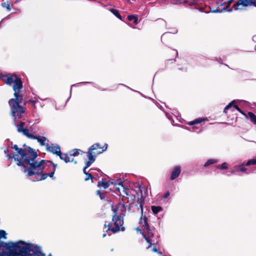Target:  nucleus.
Masks as SVG:
<instances>
[{
    "label": "nucleus",
    "instance_id": "31",
    "mask_svg": "<svg viewBox=\"0 0 256 256\" xmlns=\"http://www.w3.org/2000/svg\"><path fill=\"white\" fill-rule=\"evenodd\" d=\"M234 108L235 110H237L238 112H239L240 113H241L243 116H244V117L248 119V114H246L244 113L242 110L238 106H234Z\"/></svg>",
    "mask_w": 256,
    "mask_h": 256
},
{
    "label": "nucleus",
    "instance_id": "50",
    "mask_svg": "<svg viewBox=\"0 0 256 256\" xmlns=\"http://www.w3.org/2000/svg\"><path fill=\"white\" fill-rule=\"evenodd\" d=\"M106 236V234H105V233H104V234H102V237H103V238H104Z\"/></svg>",
    "mask_w": 256,
    "mask_h": 256
},
{
    "label": "nucleus",
    "instance_id": "25",
    "mask_svg": "<svg viewBox=\"0 0 256 256\" xmlns=\"http://www.w3.org/2000/svg\"><path fill=\"white\" fill-rule=\"evenodd\" d=\"M206 120V119L204 118H196V119L194 120L193 121H192V122H190L188 124L190 125V126H192V125H194L195 124H200L202 122L205 121Z\"/></svg>",
    "mask_w": 256,
    "mask_h": 256
},
{
    "label": "nucleus",
    "instance_id": "16",
    "mask_svg": "<svg viewBox=\"0 0 256 256\" xmlns=\"http://www.w3.org/2000/svg\"><path fill=\"white\" fill-rule=\"evenodd\" d=\"M20 90L21 89H16L15 90H14V98L10 99L16 102L18 104V105H20V104L22 102L23 100V96L19 94Z\"/></svg>",
    "mask_w": 256,
    "mask_h": 256
},
{
    "label": "nucleus",
    "instance_id": "40",
    "mask_svg": "<svg viewBox=\"0 0 256 256\" xmlns=\"http://www.w3.org/2000/svg\"><path fill=\"white\" fill-rule=\"evenodd\" d=\"M97 194L100 196L101 200H102L104 198L102 196V194L101 193V192L100 190H98L97 192Z\"/></svg>",
    "mask_w": 256,
    "mask_h": 256
},
{
    "label": "nucleus",
    "instance_id": "15",
    "mask_svg": "<svg viewBox=\"0 0 256 256\" xmlns=\"http://www.w3.org/2000/svg\"><path fill=\"white\" fill-rule=\"evenodd\" d=\"M181 172V168L179 166H175L171 173L170 179V180H174L180 174Z\"/></svg>",
    "mask_w": 256,
    "mask_h": 256
},
{
    "label": "nucleus",
    "instance_id": "12",
    "mask_svg": "<svg viewBox=\"0 0 256 256\" xmlns=\"http://www.w3.org/2000/svg\"><path fill=\"white\" fill-rule=\"evenodd\" d=\"M52 146H50L48 143L46 144V148L47 151L52 153L53 154H55L56 156H58V154H61L60 151V147L58 144H52Z\"/></svg>",
    "mask_w": 256,
    "mask_h": 256
},
{
    "label": "nucleus",
    "instance_id": "22",
    "mask_svg": "<svg viewBox=\"0 0 256 256\" xmlns=\"http://www.w3.org/2000/svg\"><path fill=\"white\" fill-rule=\"evenodd\" d=\"M128 20L129 21H133L135 24H136L138 22V17L135 15H129L128 16Z\"/></svg>",
    "mask_w": 256,
    "mask_h": 256
},
{
    "label": "nucleus",
    "instance_id": "8",
    "mask_svg": "<svg viewBox=\"0 0 256 256\" xmlns=\"http://www.w3.org/2000/svg\"><path fill=\"white\" fill-rule=\"evenodd\" d=\"M100 148H102L101 146L98 143H96L90 147L86 152L87 157L88 159V160L86 162L87 166H90L96 160V156L95 155L94 150Z\"/></svg>",
    "mask_w": 256,
    "mask_h": 256
},
{
    "label": "nucleus",
    "instance_id": "52",
    "mask_svg": "<svg viewBox=\"0 0 256 256\" xmlns=\"http://www.w3.org/2000/svg\"><path fill=\"white\" fill-rule=\"evenodd\" d=\"M83 83L84 84H86V83L92 84V82H84Z\"/></svg>",
    "mask_w": 256,
    "mask_h": 256
},
{
    "label": "nucleus",
    "instance_id": "48",
    "mask_svg": "<svg viewBox=\"0 0 256 256\" xmlns=\"http://www.w3.org/2000/svg\"><path fill=\"white\" fill-rule=\"evenodd\" d=\"M175 54H176V57L178 56V52L177 50H176L175 52Z\"/></svg>",
    "mask_w": 256,
    "mask_h": 256
},
{
    "label": "nucleus",
    "instance_id": "19",
    "mask_svg": "<svg viewBox=\"0 0 256 256\" xmlns=\"http://www.w3.org/2000/svg\"><path fill=\"white\" fill-rule=\"evenodd\" d=\"M111 184H114V185L118 184L120 186H122L123 187V190H122V192H123L124 194H126L127 196H129L128 192L126 190L125 188L123 186L122 182V180L120 179L117 180L116 181L114 182H111Z\"/></svg>",
    "mask_w": 256,
    "mask_h": 256
},
{
    "label": "nucleus",
    "instance_id": "27",
    "mask_svg": "<svg viewBox=\"0 0 256 256\" xmlns=\"http://www.w3.org/2000/svg\"><path fill=\"white\" fill-rule=\"evenodd\" d=\"M2 7L6 8L8 12L10 11L12 9L11 6L12 5H10V4L8 2L2 3Z\"/></svg>",
    "mask_w": 256,
    "mask_h": 256
},
{
    "label": "nucleus",
    "instance_id": "21",
    "mask_svg": "<svg viewBox=\"0 0 256 256\" xmlns=\"http://www.w3.org/2000/svg\"><path fill=\"white\" fill-rule=\"evenodd\" d=\"M248 118H250L251 122L256 124V116L252 112H248Z\"/></svg>",
    "mask_w": 256,
    "mask_h": 256
},
{
    "label": "nucleus",
    "instance_id": "28",
    "mask_svg": "<svg viewBox=\"0 0 256 256\" xmlns=\"http://www.w3.org/2000/svg\"><path fill=\"white\" fill-rule=\"evenodd\" d=\"M216 168L220 170H226L228 168V164L226 162H224L220 165L217 166Z\"/></svg>",
    "mask_w": 256,
    "mask_h": 256
},
{
    "label": "nucleus",
    "instance_id": "26",
    "mask_svg": "<svg viewBox=\"0 0 256 256\" xmlns=\"http://www.w3.org/2000/svg\"><path fill=\"white\" fill-rule=\"evenodd\" d=\"M217 162V160L214 159H210L204 164V167H207L208 166L215 164Z\"/></svg>",
    "mask_w": 256,
    "mask_h": 256
},
{
    "label": "nucleus",
    "instance_id": "53",
    "mask_svg": "<svg viewBox=\"0 0 256 256\" xmlns=\"http://www.w3.org/2000/svg\"><path fill=\"white\" fill-rule=\"evenodd\" d=\"M96 170L94 169V168H90V170L92 171V170Z\"/></svg>",
    "mask_w": 256,
    "mask_h": 256
},
{
    "label": "nucleus",
    "instance_id": "20",
    "mask_svg": "<svg viewBox=\"0 0 256 256\" xmlns=\"http://www.w3.org/2000/svg\"><path fill=\"white\" fill-rule=\"evenodd\" d=\"M58 156H59L60 158L62 160H63L66 163H68V162H70V158L66 154H62L61 152V154H58Z\"/></svg>",
    "mask_w": 256,
    "mask_h": 256
},
{
    "label": "nucleus",
    "instance_id": "39",
    "mask_svg": "<svg viewBox=\"0 0 256 256\" xmlns=\"http://www.w3.org/2000/svg\"><path fill=\"white\" fill-rule=\"evenodd\" d=\"M170 195V192L168 191L163 196L164 198H168Z\"/></svg>",
    "mask_w": 256,
    "mask_h": 256
},
{
    "label": "nucleus",
    "instance_id": "13",
    "mask_svg": "<svg viewBox=\"0 0 256 256\" xmlns=\"http://www.w3.org/2000/svg\"><path fill=\"white\" fill-rule=\"evenodd\" d=\"M252 0H239L236 4L233 6L234 10H240L242 9V6H246L248 5L252 4Z\"/></svg>",
    "mask_w": 256,
    "mask_h": 256
},
{
    "label": "nucleus",
    "instance_id": "41",
    "mask_svg": "<svg viewBox=\"0 0 256 256\" xmlns=\"http://www.w3.org/2000/svg\"><path fill=\"white\" fill-rule=\"evenodd\" d=\"M77 85H78V84H72V85L71 86V88H70V97L68 98V99L67 100V101H68V100L70 98V96H71L72 88V87H73V86H77Z\"/></svg>",
    "mask_w": 256,
    "mask_h": 256
},
{
    "label": "nucleus",
    "instance_id": "47",
    "mask_svg": "<svg viewBox=\"0 0 256 256\" xmlns=\"http://www.w3.org/2000/svg\"><path fill=\"white\" fill-rule=\"evenodd\" d=\"M172 61V62H175V60L174 59H170V60H166V62L168 63V61Z\"/></svg>",
    "mask_w": 256,
    "mask_h": 256
},
{
    "label": "nucleus",
    "instance_id": "2",
    "mask_svg": "<svg viewBox=\"0 0 256 256\" xmlns=\"http://www.w3.org/2000/svg\"><path fill=\"white\" fill-rule=\"evenodd\" d=\"M35 244L22 240L16 242H2V246L8 250V256H32Z\"/></svg>",
    "mask_w": 256,
    "mask_h": 256
},
{
    "label": "nucleus",
    "instance_id": "9",
    "mask_svg": "<svg viewBox=\"0 0 256 256\" xmlns=\"http://www.w3.org/2000/svg\"><path fill=\"white\" fill-rule=\"evenodd\" d=\"M138 202L140 204V206L141 209V214L142 216L140 218V223L142 224L143 227V230L148 229L150 228L149 225L148 223V218L144 216V220H142V216H143V204L144 201V198L142 196L140 198L138 199Z\"/></svg>",
    "mask_w": 256,
    "mask_h": 256
},
{
    "label": "nucleus",
    "instance_id": "10",
    "mask_svg": "<svg viewBox=\"0 0 256 256\" xmlns=\"http://www.w3.org/2000/svg\"><path fill=\"white\" fill-rule=\"evenodd\" d=\"M144 232H142V236L144 238H145L148 243L150 244L147 248H149L152 245L156 244L158 242L157 241L155 242V240L153 239L154 238V232L152 230H150V228H148V230H144Z\"/></svg>",
    "mask_w": 256,
    "mask_h": 256
},
{
    "label": "nucleus",
    "instance_id": "7",
    "mask_svg": "<svg viewBox=\"0 0 256 256\" xmlns=\"http://www.w3.org/2000/svg\"><path fill=\"white\" fill-rule=\"evenodd\" d=\"M35 162H40V170H32V171L35 172V174H32V176H38L42 172H43L44 170L46 168V167H48V168H50V170H52L54 171L56 170V168L58 166L57 164H55L53 163L52 161L50 160H38L36 159L34 160V163Z\"/></svg>",
    "mask_w": 256,
    "mask_h": 256
},
{
    "label": "nucleus",
    "instance_id": "37",
    "mask_svg": "<svg viewBox=\"0 0 256 256\" xmlns=\"http://www.w3.org/2000/svg\"><path fill=\"white\" fill-rule=\"evenodd\" d=\"M168 34H169V32H165V33L163 34L162 35V36L161 40L163 43H164V42H163V40L167 37V36L168 35Z\"/></svg>",
    "mask_w": 256,
    "mask_h": 256
},
{
    "label": "nucleus",
    "instance_id": "18",
    "mask_svg": "<svg viewBox=\"0 0 256 256\" xmlns=\"http://www.w3.org/2000/svg\"><path fill=\"white\" fill-rule=\"evenodd\" d=\"M110 185V182H107L106 179L102 178L101 181H99L98 184V186L102 187L104 189L107 188Z\"/></svg>",
    "mask_w": 256,
    "mask_h": 256
},
{
    "label": "nucleus",
    "instance_id": "49",
    "mask_svg": "<svg viewBox=\"0 0 256 256\" xmlns=\"http://www.w3.org/2000/svg\"><path fill=\"white\" fill-rule=\"evenodd\" d=\"M157 253L158 254H159L162 255V253L158 251V252H157Z\"/></svg>",
    "mask_w": 256,
    "mask_h": 256
},
{
    "label": "nucleus",
    "instance_id": "14",
    "mask_svg": "<svg viewBox=\"0 0 256 256\" xmlns=\"http://www.w3.org/2000/svg\"><path fill=\"white\" fill-rule=\"evenodd\" d=\"M32 256H46V254L42 252L40 246L38 245L34 244ZM48 256H52V254H50Z\"/></svg>",
    "mask_w": 256,
    "mask_h": 256
},
{
    "label": "nucleus",
    "instance_id": "54",
    "mask_svg": "<svg viewBox=\"0 0 256 256\" xmlns=\"http://www.w3.org/2000/svg\"><path fill=\"white\" fill-rule=\"evenodd\" d=\"M215 12H220V10H216Z\"/></svg>",
    "mask_w": 256,
    "mask_h": 256
},
{
    "label": "nucleus",
    "instance_id": "46",
    "mask_svg": "<svg viewBox=\"0 0 256 256\" xmlns=\"http://www.w3.org/2000/svg\"><path fill=\"white\" fill-rule=\"evenodd\" d=\"M177 30L175 28H174L172 29V32H170V33H173V34H176L177 32Z\"/></svg>",
    "mask_w": 256,
    "mask_h": 256
},
{
    "label": "nucleus",
    "instance_id": "4",
    "mask_svg": "<svg viewBox=\"0 0 256 256\" xmlns=\"http://www.w3.org/2000/svg\"><path fill=\"white\" fill-rule=\"evenodd\" d=\"M16 127L18 132L22 133L29 138L36 140L41 146H46V143H45V141H48V140L44 136L40 137L30 134L28 130L24 128V122H22L20 121L19 124L16 125Z\"/></svg>",
    "mask_w": 256,
    "mask_h": 256
},
{
    "label": "nucleus",
    "instance_id": "32",
    "mask_svg": "<svg viewBox=\"0 0 256 256\" xmlns=\"http://www.w3.org/2000/svg\"><path fill=\"white\" fill-rule=\"evenodd\" d=\"M234 108L235 110H237L238 112H239L240 113H241L243 116H244V117L248 119V114H246L244 113L242 110L238 106H234Z\"/></svg>",
    "mask_w": 256,
    "mask_h": 256
},
{
    "label": "nucleus",
    "instance_id": "6",
    "mask_svg": "<svg viewBox=\"0 0 256 256\" xmlns=\"http://www.w3.org/2000/svg\"><path fill=\"white\" fill-rule=\"evenodd\" d=\"M3 77L6 78L4 82L6 84L12 86H12L13 90L22 89V82L21 78L15 74H6L3 75Z\"/></svg>",
    "mask_w": 256,
    "mask_h": 256
},
{
    "label": "nucleus",
    "instance_id": "35",
    "mask_svg": "<svg viewBox=\"0 0 256 256\" xmlns=\"http://www.w3.org/2000/svg\"><path fill=\"white\" fill-rule=\"evenodd\" d=\"M239 171V168H238V166H236L234 167V169L230 171L231 174H234L236 172Z\"/></svg>",
    "mask_w": 256,
    "mask_h": 256
},
{
    "label": "nucleus",
    "instance_id": "11",
    "mask_svg": "<svg viewBox=\"0 0 256 256\" xmlns=\"http://www.w3.org/2000/svg\"><path fill=\"white\" fill-rule=\"evenodd\" d=\"M50 171H51V172L50 174L43 173V172H42V173H41L39 175L36 176V178L32 180L30 178V180H31L33 182L42 180L46 178L48 176H50V178L54 179V176L55 171H54L52 170H50Z\"/></svg>",
    "mask_w": 256,
    "mask_h": 256
},
{
    "label": "nucleus",
    "instance_id": "30",
    "mask_svg": "<svg viewBox=\"0 0 256 256\" xmlns=\"http://www.w3.org/2000/svg\"><path fill=\"white\" fill-rule=\"evenodd\" d=\"M244 166H246L244 164H242L240 165H238V168H239V171L242 172H245L247 169L244 168Z\"/></svg>",
    "mask_w": 256,
    "mask_h": 256
},
{
    "label": "nucleus",
    "instance_id": "38",
    "mask_svg": "<svg viewBox=\"0 0 256 256\" xmlns=\"http://www.w3.org/2000/svg\"><path fill=\"white\" fill-rule=\"evenodd\" d=\"M107 148H108V144H105L104 146H103L102 148H104L102 150V152H98V154H101L102 152H103L105 151L107 149Z\"/></svg>",
    "mask_w": 256,
    "mask_h": 256
},
{
    "label": "nucleus",
    "instance_id": "33",
    "mask_svg": "<svg viewBox=\"0 0 256 256\" xmlns=\"http://www.w3.org/2000/svg\"><path fill=\"white\" fill-rule=\"evenodd\" d=\"M80 150L79 149H74L70 152V155L71 156H76L78 154V152Z\"/></svg>",
    "mask_w": 256,
    "mask_h": 256
},
{
    "label": "nucleus",
    "instance_id": "34",
    "mask_svg": "<svg viewBox=\"0 0 256 256\" xmlns=\"http://www.w3.org/2000/svg\"><path fill=\"white\" fill-rule=\"evenodd\" d=\"M6 232L4 230H0V239L1 238H6Z\"/></svg>",
    "mask_w": 256,
    "mask_h": 256
},
{
    "label": "nucleus",
    "instance_id": "24",
    "mask_svg": "<svg viewBox=\"0 0 256 256\" xmlns=\"http://www.w3.org/2000/svg\"><path fill=\"white\" fill-rule=\"evenodd\" d=\"M108 10L118 18H119L120 20H122V17L120 14L118 10L114 8H109Z\"/></svg>",
    "mask_w": 256,
    "mask_h": 256
},
{
    "label": "nucleus",
    "instance_id": "1",
    "mask_svg": "<svg viewBox=\"0 0 256 256\" xmlns=\"http://www.w3.org/2000/svg\"><path fill=\"white\" fill-rule=\"evenodd\" d=\"M12 148L15 150L17 154L14 152L8 154V159L14 158L17 161L16 164L24 168L23 172L28 176L35 174L32 170H40V162L34 163V160L38 157V154L30 146L24 148H19L16 144L12 145Z\"/></svg>",
    "mask_w": 256,
    "mask_h": 256
},
{
    "label": "nucleus",
    "instance_id": "44",
    "mask_svg": "<svg viewBox=\"0 0 256 256\" xmlns=\"http://www.w3.org/2000/svg\"><path fill=\"white\" fill-rule=\"evenodd\" d=\"M136 230L137 231H140L142 234V232H144V231L143 230H140L138 228H136Z\"/></svg>",
    "mask_w": 256,
    "mask_h": 256
},
{
    "label": "nucleus",
    "instance_id": "43",
    "mask_svg": "<svg viewBox=\"0 0 256 256\" xmlns=\"http://www.w3.org/2000/svg\"><path fill=\"white\" fill-rule=\"evenodd\" d=\"M8 152H9V150H8V148H6L4 150V153L5 154H6V156H8V154H10L8 153Z\"/></svg>",
    "mask_w": 256,
    "mask_h": 256
},
{
    "label": "nucleus",
    "instance_id": "17",
    "mask_svg": "<svg viewBox=\"0 0 256 256\" xmlns=\"http://www.w3.org/2000/svg\"><path fill=\"white\" fill-rule=\"evenodd\" d=\"M237 102L236 100H233L230 103H229L224 108V112L226 113L228 110L232 108V111L234 112L235 109L234 108V106H236L235 104Z\"/></svg>",
    "mask_w": 256,
    "mask_h": 256
},
{
    "label": "nucleus",
    "instance_id": "5",
    "mask_svg": "<svg viewBox=\"0 0 256 256\" xmlns=\"http://www.w3.org/2000/svg\"><path fill=\"white\" fill-rule=\"evenodd\" d=\"M8 104L10 108L11 116L14 120V124L16 126V125H18L16 124V118H22V114L25 112V110L22 106L18 105V104L12 100H10Z\"/></svg>",
    "mask_w": 256,
    "mask_h": 256
},
{
    "label": "nucleus",
    "instance_id": "45",
    "mask_svg": "<svg viewBox=\"0 0 256 256\" xmlns=\"http://www.w3.org/2000/svg\"><path fill=\"white\" fill-rule=\"evenodd\" d=\"M152 252H158V250H157V248H156L154 247L152 248Z\"/></svg>",
    "mask_w": 256,
    "mask_h": 256
},
{
    "label": "nucleus",
    "instance_id": "51",
    "mask_svg": "<svg viewBox=\"0 0 256 256\" xmlns=\"http://www.w3.org/2000/svg\"><path fill=\"white\" fill-rule=\"evenodd\" d=\"M122 197H123V198H122V200L124 202V201L125 200L124 199V195H122Z\"/></svg>",
    "mask_w": 256,
    "mask_h": 256
},
{
    "label": "nucleus",
    "instance_id": "23",
    "mask_svg": "<svg viewBox=\"0 0 256 256\" xmlns=\"http://www.w3.org/2000/svg\"><path fill=\"white\" fill-rule=\"evenodd\" d=\"M151 210L152 212L155 214H157L158 212H161L162 210V208L161 206H152Z\"/></svg>",
    "mask_w": 256,
    "mask_h": 256
},
{
    "label": "nucleus",
    "instance_id": "56",
    "mask_svg": "<svg viewBox=\"0 0 256 256\" xmlns=\"http://www.w3.org/2000/svg\"><path fill=\"white\" fill-rule=\"evenodd\" d=\"M162 256H165L164 255H162Z\"/></svg>",
    "mask_w": 256,
    "mask_h": 256
},
{
    "label": "nucleus",
    "instance_id": "36",
    "mask_svg": "<svg viewBox=\"0 0 256 256\" xmlns=\"http://www.w3.org/2000/svg\"><path fill=\"white\" fill-rule=\"evenodd\" d=\"M86 175L87 176V177L85 178L86 181H87L90 179H92L93 178V176H92V173L88 172Z\"/></svg>",
    "mask_w": 256,
    "mask_h": 256
},
{
    "label": "nucleus",
    "instance_id": "42",
    "mask_svg": "<svg viewBox=\"0 0 256 256\" xmlns=\"http://www.w3.org/2000/svg\"><path fill=\"white\" fill-rule=\"evenodd\" d=\"M89 166H86H86L83 168L84 173L86 174L88 172H86V169L88 168Z\"/></svg>",
    "mask_w": 256,
    "mask_h": 256
},
{
    "label": "nucleus",
    "instance_id": "55",
    "mask_svg": "<svg viewBox=\"0 0 256 256\" xmlns=\"http://www.w3.org/2000/svg\"><path fill=\"white\" fill-rule=\"evenodd\" d=\"M255 49L256 50V46H255Z\"/></svg>",
    "mask_w": 256,
    "mask_h": 256
},
{
    "label": "nucleus",
    "instance_id": "3",
    "mask_svg": "<svg viewBox=\"0 0 256 256\" xmlns=\"http://www.w3.org/2000/svg\"><path fill=\"white\" fill-rule=\"evenodd\" d=\"M112 210L114 213L112 216V222L106 224V222L104 224V226L108 227L106 230H111L113 233H116L119 231H124L125 228L122 225L124 224L123 218L121 215H117V210L116 208H112Z\"/></svg>",
    "mask_w": 256,
    "mask_h": 256
},
{
    "label": "nucleus",
    "instance_id": "29",
    "mask_svg": "<svg viewBox=\"0 0 256 256\" xmlns=\"http://www.w3.org/2000/svg\"><path fill=\"white\" fill-rule=\"evenodd\" d=\"M246 166H249L250 165H256V159H250L249 160L246 164Z\"/></svg>",
    "mask_w": 256,
    "mask_h": 256
}]
</instances>
